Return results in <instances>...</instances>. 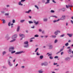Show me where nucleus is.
I'll use <instances>...</instances> for the list:
<instances>
[{"instance_id": "1", "label": "nucleus", "mask_w": 73, "mask_h": 73, "mask_svg": "<svg viewBox=\"0 0 73 73\" xmlns=\"http://www.w3.org/2000/svg\"><path fill=\"white\" fill-rule=\"evenodd\" d=\"M25 1V0H21V2H19V5H22L23 6V5L22 4H21V2H24Z\"/></svg>"}, {"instance_id": "2", "label": "nucleus", "mask_w": 73, "mask_h": 73, "mask_svg": "<svg viewBox=\"0 0 73 73\" xmlns=\"http://www.w3.org/2000/svg\"><path fill=\"white\" fill-rule=\"evenodd\" d=\"M20 37H22V38H21V40H23V38H24L25 36L24 34H19Z\"/></svg>"}, {"instance_id": "3", "label": "nucleus", "mask_w": 73, "mask_h": 73, "mask_svg": "<svg viewBox=\"0 0 73 73\" xmlns=\"http://www.w3.org/2000/svg\"><path fill=\"white\" fill-rule=\"evenodd\" d=\"M13 49H14V47H11L10 48H9V52H11V51H13Z\"/></svg>"}, {"instance_id": "4", "label": "nucleus", "mask_w": 73, "mask_h": 73, "mask_svg": "<svg viewBox=\"0 0 73 73\" xmlns=\"http://www.w3.org/2000/svg\"><path fill=\"white\" fill-rule=\"evenodd\" d=\"M48 65V63L46 62H44V63H43L41 64L42 66H43L44 65V66H46Z\"/></svg>"}, {"instance_id": "5", "label": "nucleus", "mask_w": 73, "mask_h": 73, "mask_svg": "<svg viewBox=\"0 0 73 73\" xmlns=\"http://www.w3.org/2000/svg\"><path fill=\"white\" fill-rule=\"evenodd\" d=\"M66 17L64 15H63L62 16V17L60 18V20H63L65 19Z\"/></svg>"}, {"instance_id": "6", "label": "nucleus", "mask_w": 73, "mask_h": 73, "mask_svg": "<svg viewBox=\"0 0 73 73\" xmlns=\"http://www.w3.org/2000/svg\"><path fill=\"white\" fill-rule=\"evenodd\" d=\"M22 53H23V51H20L19 52H17L15 53L16 54H21Z\"/></svg>"}, {"instance_id": "7", "label": "nucleus", "mask_w": 73, "mask_h": 73, "mask_svg": "<svg viewBox=\"0 0 73 73\" xmlns=\"http://www.w3.org/2000/svg\"><path fill=\"white\" fill-rule=\"evenodd\" d=\"M17 35H15L12 36V39H13V38H15L17 37Z\"/></svg>"}, {"instance_id": "8", "label": "nucleus", "mask_w": 73, "mask_h": 73, "mask_svg": "<svg viewBox=\"0 0 73 73\" xmlns=\"http://www.w3.org/2000/svg\"><path fill=\"white\" fill-rule=\"evenodd\" d=\"M60 33V31H55L54 32V34L55 35H57V34H58V33Z\"/></svg>"}, {"instance_id": "9", "label": "nucleus", "mask_w": 73, "mask_h": 73, "mask_svg": "<svg viewBox=\"0 0 73 73\" xmlns=\"http://www.w3.org/2000/svg\"><path fill=\"white\" fill-rule=\"evenodd\" d=\"M48 46H49V49H52V48H53V46H52V45H49Z\"/></svg>"}, {"instance_id": "10", "label": "nucleus", "mask_w": 73, "mask_h": 73, "mask_svg": "<svg viewBox=\"0 0 73 73\" xmlns=\"http://www.w3.org/2000/svg\"><path fill=\"white\" fill-rule=\"evenodd\" d=\"M67 35H68V36H69V37H71L72 36V35H73L72 34H69L68 33L67 34Z\"/></svg>"}, {"instance_id": "11", "label": "nucleus", "mask_w": 73, "mask_h": 73, "mask_svg": "<svg viewBox=\"0 0 73 73\" xmlns=\"http://www.w3.org/2000/svg\"><path fill=\"white\" fill-rule=\"evenodd\" d=\"M68 52L69 54H70V53H71L72 52V50H71V49H69V50L68 51Z\"/></svg>"}, {"instance_id": "12", "label": "nucleus", "mask_w": 73, "mask_h": 73, "mask_svg": "<svg viewBox=\"0 0 73 73\" xmlns=\"http://www.w3.org/2000/svg\"><path fill=\"white\" fill-rule=\"evenodd\" d=\"M16 41V39H13L12 40H11L10 41V42H14V41Z\"/></svg>"}, {"instance_id": "13", "label": "nucleus", "mask_w": 73, "mask_h": 73, "mask_svg": "<svg viewBox=\"0 0 73 73\" xmlns=\"http://www.w3.org/2000/svg\"><path fill=\"white\" fill-rule=\"evenodd\" d=\"M8 62H9V66H12V64L11 63V62H10V61H9Z\"/></svg>"}, {"instance_id": "14", "label": "nucleus", "mask_w": 73, "mask_h": 73, "mask_svg": "<svg viewBox=\"0 0 73 73\" xmlns=\"http://www.w3.org/2000/svg\"><path fill=\"white\" fill-rule=\"evenodd\" d=\"M20 26L18 27H17V32H19V30H20Z\"/></svg>"}, {"instance_id": "15", "label": "nucleus", "mask_w": 73, "mask_h": 73, "mask_svg": "<svg viewBox=\"0 0 73 73\" xmlns=\"http://www.w3.org/2000/svg\"><path fill=\"white\" fill-rule=\"evenodd\" d=\"M31 12V10H29L28 11H26L25 13H29V12Z\"/></svg>"}, {"instance_id": "16", "label": "nucleus", "mask_w": 73, "mask_h": 73, "mask_svg": "<svg viewBox=\"0 0 73 73\" xmlns=\"http://www.w3.org/2000/svg\"><path fill=\"white\" fill-rule=\"evenodd\" d=\"M50 0H47V2L45 3V4H48V3H50V2H49V1Z\"/></svg>"}, {"instance_id": "17", "label": "nucleus", "mask_w": 73, "mask_h": 73, "mask_svg": "<svg viewBox=\"0 0 73 73\" xmlns=\"http://www.w3.org/2000/svg\"><path fill=\"white\" fill-rule=\"evenodd\" d=\"M25 44L26 45H28V41H26L25 42H24Z\"/></svg>"}, {"instance_id": "18", "label": "nucleus", "mask_w": 73, "mask_h": 73, "mask_svg": "<svg viewBox=\"0 0 73 73\" xmlns=\"http://www.w3.org/2000/svg\"><path fill=\"white\" fill-rule=\"evenodd\" d=\"M43 56L42 55H41L40 56V59H42L43 58Z\"/></svg>"}, {"instance_id": "19", "label": "nucleus", "mask_w": 73, "mask_h": 73, "mask_svg": "<svg viewBox=\"0 0 73 73\" xmlns=\"http://www.w3.org/2000/svg\"><path fill=\"white\" fill-rule=\"evenodd\" d=\"M25 21V20L24 19L21 20L20 21V22L21 23H23Z\"/></svg>"}, {"instance_id": "20", "label": "nucleus", "mask_w": 73, "mask_h": 73, "mask_svg": "<svg viewBox=\"0 0 73 73\" xmlns=\"http://www.w3.org/2000/svg\"><path fill=\"white\" fill-rule=\"evenodd\" d=\"M2 20L3 21V24H5V19H2Z\"/></svg>"}, {"instance_id": "21", "label": "nucleus", "mask_w": 73, "mask_h": 73, "mask_svg": "<svg viewBox=\"0 0 73 73\" xmlns=\"http://www.w3.org/2000/svg\"><path fill=\"white\" fill-rule=\"evenodd\" d=\"M47 20H48V19H43L44 21H47Z\"/></svg>"}, {"instance_id": "22", "label": "nucleus", "mask_w": 73, "mask_h": 73, "mask_svg": "<svg viewBox=\"0 0 73 73\" xmlns=\"http://www.w3.org/2000/svg\"><path fill=\"white\" fill-rule=\"evenodd\" d=\"M51 17H55V18H57V17L55 15H52L51 16Z\"/></svg>"}, {"instance_id": "23", "label": "nucleus", "mask_w": 73, "mask_h": 73, "mask_svg": "<svg viewBox=\"0 0 73 73\" xmlns=\"http://www.w3.org/2000/svg\"><path fill=\"white\" fill-rule=\"evenodd\" d=\"M50 12L51 13H54V11L53 10H51L50 11Z\"/></svg>"}, {"instance_id": "24", "label": "nucleus", "mask_w": 73, "mask_h": 73, "mask_svg": "<svg viewBox=\"0 0 73 73\" xmlns=\"http://www.w3.org/2000/svg\"><path fill=\"white\" fill-rule=\"evenodd\" d=\"M39 72V73H41L43 72V71L42 70H39L38 71Z\"/></svg>"}, {"instance_id": "25", "label": "nucleus", "mask_w": 73, "mask_h": 73, "mask_svg": "<svg viewBox=\"0 0 73 73\" xmlns=\"http://www.w3.org/2000/svg\"><path fill=\"white\" fill-rule=\"evenodd\" d=\"M69 45V43H67L65 44V46H68Z\"/></svg>"}, {"instance_id": "26", "label": "nucleus", "mask_w": 73, "mask_h": 73, "mask_svg": "<svg viewBox=\"0 0 73 73\" xmlns=\"http://www.w3.org/2000/svg\"><path fill=\"white\" fill-rule=\"evenodd\" d=\"M36 54L37 56H39V55H40V54H38V52H37L36 53Z\"/></svg>"}, {"instance_id": "27", "label": "nucleus", "mask_w": 73, "mask_h": 73, "mask_svg": "<svg viewBox=\"0 0 73 73\" xmlns=\"http://www.w3.org/2000/svg\"><path fill=\"white\" fill-rule=\"evenodd\" d=\"M29 46V45L27 44V45H25L24 46V47H25V48H28Z\"/></svg>"}, {"instance_id": "28", "label": "nucleus", "mask_w": 73, "mask_h": 73, "mask_svg": "<svg viewBox=\"0 0 73 73\" xmlns=\"http://www.w3.org/2000/svg\"><path fill=\"white\" fill-rule=\"evenodd\" d=\"M29 23L30 24H31V23H33V22L31 21H29Z\"/></svg>"}, {"instance_id": "29", "label": "nucleus", "mask_w": 73, "mask_h": 73, "mask_svg": "<svg viewBox=\"0 0 73 73\" xmlns=\"http://www.w3.org/2000/svg\"><path fill=\"white\" fill-rule=\"evenodd\" d=\"M38 48H36L35 51V52H37V50H38Z\"/></svg>"}, {"instance_id": "30", "label": "nucleus", "mask_w": 73, "mask_h": 73, "mask_svg": "<svg viewBox=\"0 0 73 73\" xmlns=\"http://www.w3.org/2000/svg\"><path fill=\"white\" fill-rule=\"evenodd\" d=\"M34 37H38V36L37 35H36L34 36Z\"/></svg>"}, {"instance_id": "31", "label": "nucleus", "mask_w": 73, "mask_h": 73, "mask_svg": "<svg viewBox=\"0 0 73 73\" xmlns=\"http://www.w3.org/2000/svg\"><path fill=\"white\" fill-rule=\"evenodd\" d=\"M6 52L5 51H4L3 52V55H4V54H5V53H6Z\"/></svg>"}, {"instance_id": "32", "label": "nucleus", "mask_w": 73, "mask_h": 73, "mask_svg": "<svg viewBox=\"0 0 73 73\" xmlns=\"http://www.w3.org/2000/svg\"><path fill=\"white\" fill-rule=\"evenodd\" d=\"M62 11L64 12L65 11V9L64 8H63L62 9Z\"/></svg>"}, {"instance_id": "33", "label": "nucleus", "mask_w": 73, "mask_h": 73, "mask_svg": "<svg viewBox=\"0 0 73 73\" xmlns=\"http://www.w3.org/2000/svg\"><path fill=\"white\" fill-rule=\"evenodd\" d=\"M69 58L67 57V58H65V60H69Z\"/></svg>"}, {"instance_id": "34", "label": "nucleus", "mask_w": 73, "mask_h": 73, "mask_svg": "<svg viewBox=\"0 0 73 73\" xmlns=\"http://www.w3.org/2000/svg\"><path fill=\"white\" fill-rule=\"evenodd\" d=\"M52 37H53V38H55L56 37V35H55V36L52 35Z\"/></svg>"}, {"instance_id": "35", "label": "nucleus", "mask_w": 73, "mask_h": 73, "mask_svg": "<svg viewBox=\"0 0 73 73\" xmlns=\"http://www.w3.org/2000/svg\"><path fill=\"white\" fill-rule=\"evenodd\" d=\"M15 52H16V51H13L11 52V53L12 54H13V53H15Z\"/></svg>"}, {"instance_id": "36", "label": "nucleus", "mask_w": 73, "mask_h": 73, "mask_svg": "<svg viewBox=\"0 0 73 73\" xmlns=\"http://www.w3.org/2000/svg\"><path fill=\"white\" fill-rule=\"evenodd\" d=\"M50 58L51 59H53V58L52 57V56H50Z\"/></svg>"}, {"instance_id": "37", "label": "nucleus", "mask_w": 73, "mask_h": 73, "mask_svg": "<svg viewBox=\"0 0 73 73\" xmlns=\"http://www.w3.org/2000/svg\"><path fill=\"white\" fill-rule=\"evenodd\" d=\"M57 39H55V41H54V43H56L57 42Z\"/></svg>"}, {"instance_id": "38", "label": "nucleus", "mask_w": 73, "mask_h": 73, "mask_svg": "<svg viewBox=\"0 0 73 73\" xmlns=\"http://www.w3.org/2000/svg\"><path fill=\"white\" fill-rule=\"evenodd\" d=\"M58 58V56H55L54 57V58Z\"/></svg>"}, {"instance_id": "39", "label": "nucleus", "mask_w": 73, "mask_h": 73, "mask_svg": "<svg viewBox=\"0 0 73 73\" xmlns=\"http://www.w3.org/2000/svg\"><path fill=\"white\" fill-rule=\"evenodd\" d=\"M35 7L36 8H37L38 9V7H37V6L36 5H35Z\"/></svg>"}, {"instance_id": "40", "label": "nucleus", "mask_w": 73, "mask_h": 73, "mask_svg": "<svg viewBox=\"0 0 73 73\" xmlns=\"http://www.w3.org/2000/svg\"><path fill=\"white\" fill-rule=\"evenodd\" d=\"M64 36H65V35L64 34H63L62 35H61L60 36V37H64Z\"/></svg>"}, {"instance_id": "41", "label": "nucleus", "mask_w": 73, "mask_h": 73, "mask_svg": "<svg viewBox=\"0 0 73 73\" xmlns=\"http://www.w3.org/2000/svg\"><path fill=\"white\" fill-rule=\"evenodd\" d=\"M13 23H15V20L13 19Z\"/></svg>"}, {"instance_id": "42", "label": "nucleus", "mask_w": 73, "mask_h": 73, "mask_svg": "<svg viewBox=\"0 0 73 73\" xmlns=\"http://www.w3.org/2000/svg\"><path fill=\"white\" fill-rule=\"evenodd\" d=\"M52 2H53V3H56V2H55V1H54V0H53L52 1Z\"/></svg>"}, {"instance_id": "43", "label": "nucleus", "mask_w": 73, "mask_h": 73, "mask_svg": "<svg viewBox=\"0 0 73 73\" xmlns=\"http://www.w3.org/2000/svg\"><path fill=\"white\" fill-rule=\"evenodd\" d=\"M5 16H8L9 15V13H6L5 14Z\"/></svg>"}, {"instance_id": "44", "label": "nucleus", "mask_w": 73, "mask_h": 73, "mask_svg": "<svg viewBox=\"0 0 73 73\" xmlns=\"http://www.w3.org/2000/svg\"><path fill=\"white\" fill-rule=\"evenodd\" d=\"M38 24V22L37 21V22H36L35 24L36 25H37V24Z\"/></svg>"}, {"instance_id": "45", "label": "nucleus", "mask_w": 73, "mask_h": 73, "mask_svg": "<svg viewBox=\"0 0 73 73\" xmlns=\"http://www.w3.org/2000/svg\"><path fill=\"white\" fill-rule=\"evenodd\" d=\"M39 32H41L42 31V30H41V29H39Z\"/></svg>"}, {"instance_id": "46", "label": "nucleus", "mask_w": 73, "mask_h": 73, "mask_svg": "<svg viewBox=\"0 0 73 73\" xmlns=\"http://www.w3.org/2000/svg\"><path fill=\"white\" fill-rule=\"evenodd\" d=\"M8 25L9 26H10V25H11V23L10 22H9Z\"/></svg>"}, {"instance_id": "47", "label": "nucleus", "mask_w": 73, "mask_h": 73, "mask_svg": "<svg viewBox=\"0 0 73 73\" xmlns=\"http://www.w3.org/2000/svg\"><path fill=\"white\" fill-rule=\"evenodd\" d=\"M63 54H64V52H62L61 53V55Z\"/></svg>"}, {"instance_id": "48", "label": "nucleus", "mask_w": 73, "mask_h": 73, "mask_svg": "<svg viewBox=\"0 0 73 73\" xmlns=\"http://www.w3.org/2000/svg\"><path fill=\"white\" fill-rule=\"evenodd\" d=\"M21 68H23V69H24V68H25V67H24V66H21Z\"/></svg>"}, {"instance_id": "49", "label": "nucleus", "mask_w": 73, "mask_h": 73, "mask_svg": "<svg viewBox=\"0 0 73 73\" xmlns=\"http://www.w3.org/2000/svg\"><path fill=\"white\" fill-rule=\"evenodd\" d=\"M31 28H35V26H33L32 27H31Z\"/></svg>"}, {"instance_id": "50", "label": "nucleus", "mask_w": 73, "mask_h": 73, "mask_svg": "<svg viewBox=\"0 0 73 73\" xmlns=\"http://www.w3.org/2000/svg\"><path fill=\"white\" fill-rule=\"evenodd\" d=\"M62 50H63V49H61L59 52H62Z\"/></svg>"}, {"instance_id": "51", "label": "nucleus", "mask_w": 73, "mask_h": 73, "mask_svg": "<svg viewBox=\"0 0 73 73\" xmlns=\"http://www.w3.org/2000/svg\"><path fill=\"white\" fill-rule=\"evenodd\" d=\"M57 63H54V65H57Z\"/></svg>"}, {"instance_id": "52", "label": "nucleus", "mask_w": 73, "mask_h": 73, "mask_svg": "<svg viewBox=\"0 0 73 73\" xmlns=\"http://www.w3.org/2000/svg\"><path fill=\"white\" fill-rule=\"evenodd\" d=\"M71 22L72 23V24H73V21L72 20L71 21Z\"/></svg>"}, {"instance_id": "53", "label": "nucleus", "mask_w": 73, "mask_h": 73, "mask_svg": "<svg viewBox=\"0 0 73 73\" xmlns=\"http://www.w3.org/2000/svg\"><path fill=\"white\" fill-rule=\"evenodd\" d=\"M52 56V54H49L48 55V56Z\"/></svg>"}, {"instance_id": "54", "label": "nucleus", "mask_w": 73, "mask_h": 73, "mask_svg": "<svg viewBox=\"0 0 73 73\" xmlns=\"http://www.w3.org/2000/svg\"><path fill=\"white\" fill-rule=\"evenodd\" d=\"M57 21V20H55L53 21L54 23H56V22Z\"/></svg>"}, {"instance_id": "55", "label": "nucleus", "mask_w": 73, "mask_h": 73, "mask_svg": "<svg viewBox=\"0 0 73 73\" xmlns=\"http://www.w3.org/2000/svg\"><path fill=\"white\" fill-rule=\"evenodd\" d=\"M2 13H4V11H2L1 12Z\"/></svg>"}, {"instance_id": "56", "label": "nucleus", "mask_w": 73, "mask_h": 73, "mask_svg": "<svg viewBox=\"0 0 73 73\" xmlns=\"http://www.w3.org/2000/svg\"><path fill=\"white\" fill-rule=\"evenodd\" d=\"M34 23H35V24H36V21H34Z\"/></svg>"}, {"instance_id": "57", "label": "nucleus", "mask_w": 73, "mask_h": 73, "mask_svg": "<svg viewBox=\"0 0 73 73\" xmlns=\"http://www.w3.org/2000/svg\"><path fill=\"white\" fill-rule=\"evenodd\" d=\"M42 3H44V2H45V0H42Z\"/></svg>"}, {"instance_id": "58", "label": "nucleus", "mask_w": 73, "mask_h": 73, "mask_svg": "<svg viewBox=\"0 0 73 73\" xmlns=\"http://www.w3.org/2000/svg\"><path fill=\"white\" fill-rule=\"evenodd\" d=\"M66 7L67 8H68V5H66Z\"/></svg>"}, {"instance_id": "59", "label": "nucleus", "mask_w": 73, "mask_h": 73, "mask_svg": "<svg viewBox=\"0 0 73 73\" xmlns=\"http://www.w3.org/2000/svg\"><path fill=\"white\" fill-rule=\"evenodd\" d=\"M60 52L59 51L57 53H56V54H58V53H60Z\"/></svg>"}, {"instance_id": "60", "label": "nucleus", "mask_w": 73, "mask_h": 73, "mask_svg": "<svg viewBox=\"0 0 73 73\" xmlns=\"http://www.w3.org/2000/svg\"><path fill=\"white\" fill-rule=\"evenodd\" d=\"M68 42H71V40H69Z\"/></svg>"}, {"instance_id": "61", "label": "nucleus", "mask_w": 73, "mask_h": 73, "mask_svg": "<svg viewBox=\"0 0 73 73\" xmlns=\"http://www.w3.org/2000/svg\"><path fill=\"white\" fill-rule=\"evenodd\" d=\"M29 17L30 19H32V17L31 16H29Z\"/></svg>"}, {"instance_id": "62", "label": "nucleus", "mask_w": 73, "mask_h": 73, "mask_svg": "<svg viewBox=\"0 0 73 73\" xmlns=\"http://www.w3.org/2000/svg\"><path fill=\"white\" fill-rule=\"evenodd\" d=\"M70 47L69 46V47H68L67 48V49H70Z\"/></svg>"}, {"instance_id": "63", "label": "nucleus", "mask_w": 73, "mask_h": 73, "mask_svg": "<svg viewBox=\"0 0 73 73\" xmlns=\"http://www.w3.org/2000/svg\"><path fill=\"white\" fill-rule=\"evenodd\" d=\"M30 42H32V41H33V40H30Z\"/></svg>"}, {"instance_id": "64", "label": "nucleus", "mask_w": 73, "mask_h": 73, "mask_svg": "<svg viewBox=\"0 0 73 73\" xmlns=\"http://www.w3.org/2000/svg\"><path fill=\"white\" fill-rule=\"evenodd\" d=\"M71 19H73V17H71Z\"/></svg>"}]
</instances>
